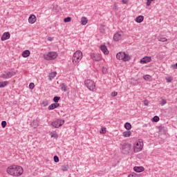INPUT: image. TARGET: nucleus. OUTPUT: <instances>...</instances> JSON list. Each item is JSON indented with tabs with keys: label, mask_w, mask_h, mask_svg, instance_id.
Returning a JSON list of instances; mask_svg holds the SVG:
<instances>
[{
	"label": "nucleus",
	"mask_w": 177,
	"mask_h": 177,
	"mask_svg": "<svg viewBox=\"0 0 177 177\" xmlns=\"http://www.w3.org/2000/svg\"><path fill=\"white\" fill-rule=\"evenodd\" d=\"M6 172L10 176L19 177L24 174V169L20 165H12L7 167Z\"/></svg>",
	"instance_id": "nucleus-1"
},
{
	"label": "nucleus",
	"mask_w": 177,
	"mask_h": 177,
	"mask_svg": "<svg viewBox=\"0 0 177 177\" xmlns=\"http://www.w3.org/2000/svg\"><path fill=\"white\" fill-rule=\"evenodd\" d=\"M143 149V140L139 139L135 142L133 145V151L134 153H139Z\"/></svg>",
	"instance_id": "nucleus-2"
},
{
	"label": "nucleus",
	"mask_w": 177,
	"mask_h": 177,
	"mask_svg": "<svg viewBox=\"0 0 177 177\" xmlns=\"http://www.w3.org/2000/svg\"><path fill=\"white\" fill-rule=\"evenodd\" d=\"M122 153L123 154H129L132 151V145L130 143H124L121 147Z\"/></svg>",
	"instance_id": "nucleus-3"
},
{
	"label": "nucleus",
	"mask_w": 177,
	"mask_h": 177,
	"mask_svg": "<svg viewBox=\"0 0 177 177\" xmlns=\"http://www.w3.org/2000/svg\"><path fill=\"white\" fill-rule=\"evenodd\" d=\"M85 86L89 91H96V85L95 84V82L91 80H86L84 82Z\"/></svg>",
	"instance_id": "nucleus-4"
},
{
	"label": "nucleus",
	"mask_w": 177,
	"mask_h": 177,
	"mask_svg": "<svg viewBox=\"0 0 177 177\" xmlns=\"http://www.w3.org/2000/svg\"><path fill=\"white\" fill-rule=\"evenodd\" d=\"M82 59V52L81 51H76L73 54V63H80V61Z\"/></svg>",
	"instance_id": "nucleus-5"
},
{
	"label": "nucleus",
	"mask_w": 177,
	"mask_h": 177,
	"mask_svg": "<svg viewBox=\"0 0 177 177\" xmlns=\"http://www.w3.org/2000/svg\"><path fill=\"white\" fill-rule=\"evenodd\" d=\"M44 57L46 60H55L57 57V53L50 52L48 54H45Z\"/></svg>",
	"instance_id": "nucleus-6"
},
{
	"label": "nucleus",
	"mask_w": 177,
	"mask_h": 177,
	"mask_svg": "<svg viewBox=\"0 0 177 177\" xmlns=\"http://www.w3.org/2000/svg\"><path fill=\"white\" fill-rule=\"evenodd\" d=\"M64 124V120L59 119L54 122H52L51 125L54 128H60V127H62V125H63Z\"/></svg>",
	"instance_id": "nucleus-7"
},
{
	"label": "nucleus",
	"mask_w": 177,
	"mask_h": 177,
	"mask_svg": "<svg viewBox=\"0 0 177 177\" xmlns=\"http://www.w3.org/2000/svg\"><path fill=\"white\" fill-rule=\"evenodd\" d=\"M91 57L93 60H95V62H100V60H102V57L97 54H91Z\"/></svg>",
	"instance_id": "nucleus-8"
},
{
	"label": "nucleus",
	"mask_w": 177,
	"mask_h": 177,
	"mask_svg": "<svg viewBox=\"0 0 177 177\" xmlns=\"http://www.w3.org/2000/svg\"><path fill=\"white\" fill-rule=\"evenodd\" d=\"M151 60V57H145L143 58H142L140 61V62L142 64H146L147 63H150V61Z\"/></svg>",
	"instance_id": "nucleus-9"
},
{
	"label": "nucleus",
	"mask_w": 177,
	"mask_h": 177,
	"mask_svg": "<svg viewBox=\"0 0 177 177\" xmlns=\"http://www.w3.org/2000/svg\"><path fill=\"white\" fill-rule=\"evenodd\" d=\"M121 38H122V32H116L113 35V40H115V41H120L121 39Z\"/></svg>",
	"instance_id": "nucleus-10"
},
{
	"label": "nucleus",
	"mask_w": 177,
	"mask_h": 177,
	"mask_svg": "<svg viewBox=\"0 0 177 177\" xmlns=\"http://www.w3.org/2000/svg\"><path fill=\"white\" fill-rule=\"evenodd\" d=\"M37 21V17H35L34 15H30L28 18V22L30 24H34Z\"/></svg>",
	"instance_id": "nucleus-11"
},
{
	"label": "nucleus",
	"mask_w": 177,
	"mask_h": 177,
	"mask_svg": "<svg viewBox=\"0 0 177 177\" xmlns=\"http://www.w3.org/2000/svg\"><path fill=\"white\" fill-rule=\"evenodd\" d=\"M10 38V33L9 32H6L3 34L2 37H1V41H6Z\"/></svg>",
	"instance_id": "nucleus-12"
},
{
	"label": "nucleus",
	"mask_w": 177,
	"mask_h": 177,
	"mask_svg": "<svg viewBox=\"0 0 177 177\" xmlns=\"http://www.w3.org/2000/svg\"><path fill=\"white\" fill-rule=\"evenodd\" d=\"M133 171L135 172H138L139 174V173L143 172V171H145V167L143 166H140V167L136 166L133 167Z\"/></svg>",
	"instance_id": "nucleus-13"
},
{
	"label": "nucleus",
	"mask_w": 177,
	"mask_h": 177,
	"mask_svg": "<svg viewBox=\"0 0 177 177\" xmlns=\"http://www.w3.org/2000/svg\"><path fill=\"white\" fill-rule=\"evenodd\" d=\"M13 75H16V72L14 71H9L6 75H4L3 78L8 79V78H12Z\"/></svg>",
	"instance_id": "nucleus-14"
},
{
	"label": "nucleus",
	"mask_w": 177,
	"mask_h": 177,
	"mask_svg": "<svg viewBox=\"0 0 177 177\" xmlns=\"http://www.w3.org/2000/svg\"><path fill=\"white\" fill-rule=\"evenodd\" d=\"M100 50L102 52H103L104 55H109V50L107 49L106 45L100 46Z\"/></svg>",
	"instance_id": "nucleus-15"
},
{
	"label": "nucleus",
	"mask_w": 177,
	"mask_h": 177,
	"mask_svg": "<svg viewBox=\"0 0 177 177\" xmlns=\"http://www.w3.org/2000/svg\"><path fill=\"white\" fill-rule=\"evenodd\" d=\"M59 106H60V104H59V103L51 104L48 106V110H55V109H57V107H59Z\"/></svg>",
	"instance_id": "nucleus-16"
},
{
	"label": "nucleus",
	"mask_w": 177,
	"mask_h": 177,
	"mask_svg": "<svg viewBox=\"0 0 177 177\" xmlns=\"http://www.w3.org/2000/svg\"><path fill=\"white\" fill-rule=\"evenodd\" d=\"M56 75H57V72H56V71L51 72L50 73H49V75H48L49 81H52L53 80V78H55V77H56Z\"/></svg>",
	"instance_id": "nucleus-17"
},
{
	"label": "nucleus",
	"mask_w": 177,
	"mask_h": 177,
	"mask_svg": "<svg viewBox=\"0 0 177 177\" xmlns=\"http://www.w3.org/2000/svg\"><path fill=\"white\" fill-rule=\"evenodd\" d=\"M143 20H145V17H143V15H139L136 18L135 21H136V23H142Z\"/></svg>",
	"instance_id": "nucleus-18"
},
{
	"label": "nucleus",
	"mask_w": 177,
	"mask_h": 177,
	"mask_svg": "<svg viewBox=\"0 0 177 177\" xmlns=\"http://www.w3.org/2000/svg\"><path fill=\"white\" fill-rule=\"evenodd\" d=\"M116 57L118 60H123L124 59V52H120L116 55Z\"/></svg>",
	"instance_id": "nucleus-19"
},
{
	"label": "nucleus",
	"mask_w": 177,
	"mask_h": 177,
	"mask_svg": "<svg viewBox=\"0 0 177 177\" xmlns=\"http://www.w3.org/2000/svg\"><path fill=\"white\" fill-rule=\"evenodd\" d=\"M122 60L123 62H129V60H131V57L129 56V55L124 53Z\"/></svg>",
	"instance_id": "nucleus-20"
},
{
	"label": "nucleus",
	"mask_w": 177,
	"mask_h": 177,
	"mask_svg": "<svg viewBox=\"0 0 177 177\" xmlns=\"http://www.w3.org/2000/svg\"><path fill=\"white\" fill-rule=\"evenodd\" d=\"M30 55H31V52H30L29 50H26L22 53V56L24 57H28V56H30Z\"/></svg>",
	"instance_id": "nucleus-21"
},
{
	"label": "nucleus",
	"mask_w": 177,
	"mask_h": 177,
	"mask_svg": "<svg viewBox=\"0 0 177 177\" xmlns=\"http://www.w3.org/2000/svg\"><path fill=\"white\" fill-rule=\"evenodd\" d=\"M87 23H88V19L85 17H82L81 19V24L82 26H86Z\"/></svg>",
	"instance_id": "nucleus-22"
},
{
	"label": "nucleus",
	"mask_w": 177,
	"mask_h": 177,
	"mask_svg": "<svg viewBox=\"0 0 177 177\" xmlns=\"http://www.w3.org/2000/svg\"><path fill=\"white\" fill-rule=\"evenodd\" d=\"M59 86L63 92H67V86L64 83H62Z\"/></svg>",
	"instance_id": "nucleus-23"
},
{
	"label": "nucleus",
	"mask_w": 177,
	"mask_h": 177,
	"mask_svg": "<svg viewBox=\"0 0 177 177\" xmlns=\"http://www.w3.org/2000/svg\"><path fill=\"white\" fill-rule=\"evenodd\" d=\"M158 132H160V133H167V128L164 127H160L159 128Z\"/></svg>",
	"instance_id": "nucleus-24"
},
{
	"label": "nucleus",
	"mask_w": 177,
	"mask_h": 177,
	"mask_svg": "<svg viewBox=\"0 0 177 177\" xmlns=\"http://www.w3.org/2000/svg\"><path fill=\"white\" fill-rule=\"evenodd\" d=\"M124 128L127 130L129 131V129H131V128H132V125L131 124V123L129 122H126L124 124Z\"/></svg>",
	"instance_id": "nucleus-25"
},
{
	"label": "nucleus",
	"mask_w": 177,
	"mask_h": 177,
	"mask_svg": "<svg viewBox=\"0 0 177 177\" xmlns=\"http://www.w3.org/2000/svg\"><path fill=\"white\" fill-rule=\"evenodd\" d=\"M68 168H70L68 165H64L61 167V169L64 172H66L68 169Z\"/></svg>",
	"instance_id": "nucleus-26"
},
{
	"label": "nucleus",
	"mask_w": 177,
	"mask_h": 177,
	"mask_svg": "<svg viewBox=\"0 0 177 177\" xmlns=\"http://www.w3.org/2000/svg\"><path fill=\"white\" fill-rule=\"evenodd\" d=\"M152 122H158L160 121V117L158 115H155L152 119H151Z\"/></svg>",
	"instance_id": "nucleus-27"
},
{
	"label": "nucleus",
	"mask_w": 177,
	"mask_h": 177,
	"mask_svg": "<svg viewBox=\"0 0 177 177\" xmlns=\"http://www.w3.org/2000/svg\"><path fill=\"white\" fill-rule=\"evenodd\" d=\"M8 81L6 82H0V88H5L8 85Z\"/></svg>",
	"instance_id": "nucleus-28"
},
{
	"label": "nucleus",
	"mask_w": 177,
	"mask_h": 177,
	"mask_svg": "<svg viewBox=\"0 0 177 177\" xmlns=\"http://www.w3.org/2000/svg\"><path fill=\"white\" fill-rule=\"evenodd\" d=\"M38 124H39V122L37 120H33V122L31 123V125L35 128L36 127H38Z\"/></svg>",
	"instance_id": "nucleus-29"
},
{
	"label": "nucleus",
	"mask_w": 177,
	"mask_h": 177,
	"mask_svg": "<svg viewBox=\"0 0 177 177\" xmlns=\"http://www.w3.org/2000/svg\"><path fill=\"white\" fill-rule=\"evenodd\" d=\"M128 177H140V175L135 172H133L131 174H129Z\"/></svg>",
	"instance_id": "nucleus-30"
},
{
	"label": "nucleus",
	"mask_w": 177,
	"mask_h": 177,
	"mask_svg": "<svg viewBox=\"0 0 177 177\" xmlns=\"http://www.w3.org/2000/svg\"><path fill=\"white\" fill-rule=\"evenodd\" d=\"M64 23H70L71 21V17H67L64 19Z\"/></svg>",
	"instance_id": "nucleus-31"
},
{
	"label": "nucleus",
	"mask_w": 177,
	"mask_h": 177,
	"mask_svg": "<svg viewBox=\"0 0 177 177\" xmlns=\"http://www.w3.org/2000/svg\"><path fill=\"white\" fill-rule=\"evenodd\" d=\"M59 100H60V97L55 96L53 97V102H55V103H59Z\"/></svg>",
	"instance_id": "nucleus-32"
},
{
	"label": "nucleus",
	"mask_w": 177,
	"mask_h": 177,
	"mask_svg": "<svg viewBox=\"0 0 177 177\" xmlns=\"http://www.w3.org/2000/svg\"><path fill=\"white\" fill-rule=\"evenodd\" d=\"M160 104L162 106H165V104H167V100L162 98V100L160 101Z\"/></svg>",
	"instance_id": "nucleus-33"
},
{
	"label": "nucleus",
	"mask_w": 177,
	"mask_h": 177,
	"mask_svg": "<svg viewBox=\"0 0 177 177\" xmlns=\"http://www.w3.org/2000/svg\"><path fill=\"white\" fill-rule=\"evenodd\" d=\"M143 78L145 80V81H149V80L151 78V76H150V75H145L143 76Z\"/></svg>",
	"instance_id": "nucleus-34"
},
{
	"label": "nucleus",
	"mask_w": 177,
	"mask_h": 177,
	"mask_svg": "<svg viewBox=\"0 0 177 177\" xmlns=\"http://www.w3.org/2000/svg\"><path fill=\"white\" fill-rule=\"evenodd\" d=\"M173 80H174V78H172V77H166V81L168 83L172 82Z\"/></svg>",
	"instance_id": "nucleus-35"
},
{
	"label": "nucleus",
	"mask_w": 177,
	"mask_h": 177,
	"mask_svg": "<svg viewBox=\"0 0 177 177\" xmlns=\"http://www.w3.org/2000/svg\"><path fill=\"white\" fill-rule=\"evenodd\" d=\"M6 125H8V123L6 122V121L3 120L1 122V127H2V128H6Z\"/></svg>",
	"instance_id": "nucleus-36"
},
{
	"label": "nucleus",
	"mask_w": 177,
	"mask_h": 177,
	"mask_svg": "<svg viewBox=\"0 0 177 177\" xmlns=\"http://www.w3.org/2000/svg\"><path fill=\"white\" fill-rule=\"evenodd\" d=\"M159 41H160L161 42H167V39L165 37H160L159 39Z\"/></svg>",
	"instance_id": "nucleus-37"
},
{
	"label": "nucleus",
	"mask_w": 177,
	"mask_h": 177,
	"mask_svg": "<svg viewBox=\"0 0 177 177\" xmlns=\"http://www.w3.org/2000/svg\"><path fill=\"white\" fill-rule=\"evenodd\" d=\"M100 133H106V127H102L100 131Z\"/></svg>",
	"instance_id": "nucleus-38"
},
{
	"label": "nucleus",
	"mask_w": 177,
	"mask_h": 177,
	"mask_svg": "<svg viewBox=\"0 0 177 177\" xmlns=\"http://www.w3.org/2000/svg\"><path fill=\"white\" fill-rule=\"evenodd\" d=\"M35 87V84H34V83H30L29 84L30 89H34Z\"/></svg>",
	"instance_id": "nucleus-39"
},
{
	"label": "nucleus",
	"mask_w": 177,
	"mask_h": 177,
	"mask_svg": "<svg viewBox=\"0 0 177 177\" xmlns=\"http://www.w3.org/2000/svg\"><path fill=\"white\" fill-rule=\"evenodd\" d=\"M154 0H147V6H150L151 5V2Z\"/></svg>",
	"instance_id": "nucleus-40"
},
{
	"label": "nucleus",
	"mask_w": 177,
	"mask_h": 177,
	"mask_svg": "<svg viewBox=\"0 0 177 177\" xmlns=\"http://www.w3.org/2000/svg\"><path fill=\"white\" fill-rule=\"evenodd\" d=\"M102 73L103 74H107V68L106 67H102Z\"/></svg>",
	"instance_id": "nucleus-41"
},
{
	"label": "nucleus",
	"mask_w": 177,
	"mask_h": 177,
	"mask_svg": "<svg viewBox=\"0 0 177 177\" xmlns=\"http://www.w3.org/2000/svg\"><path fill=\"white\" fill-rule=\"evenodd\" d=\"M117 95H118V93L113 91L111 93V96L112 97H115V96H117Z\"/></svg>",
	"instance_id": "nucleus-42"
},
{
	"label": "nucleus",
	"mask_w": 177,
	"mask_h": 177,
	"mask_svg": "<svg viewBox=\"0 0 177 177\" xmlns=\"http://www.w3.org/2000/svg\"><path fill=\"white\" fill-rule=\"evenodd\" d=\"M55 162H59V157L57 156H54Z\"/></svg>",
	"instance_id": "nucleus-43"
},
{
	"label": "nucleus",
	"mask_w": 177,
	"mask_h": 177,
	"mask_svg": "<svg viewBox=\"0 0 177 177\" xmlns=\"http://www.w3.org/2000/svg\"><path fill=\"white\" fill-rule=\"evenodd\" d=\"M171 67L174 69V70H177V62L176 63V64H172Z\"/></svg>",
	"instance_id": "nucleus-44"
},
{
	"label": "nucleus",
	"mask_w": 177,
	"mask_h": 177,
	"mask_svg": "<svg viewBox=\"0 0 177 177\" xmlns=\"http://www.w3.org/2000/svg\"><path fill=\"white\" fill-rule=\"evenodd\" d=\"M42 104L44 107H46V106L48 105V101L43 102Z\"/></svg>",
	"instance_id": "nucleus-45"
},
{
	"label": "nucleus",
	"mask_w": 177,
	"mask_h": 177,
	"mask_svg": "<svg viewBox=\"0 0 177 177\" xmlns=\"http://www.w3.org/2000/svg\"><path fill=\"white\" fill-rule=\"evenodd\" d=\"M123 136L124 138H129V136H131V133H125V134H123Z\"/></svg>",
	"instance_id": "nucleus-46"
},
{
	"label": "nucleus",
	"mask_w": 177,
	"mask_h": 177,
	"mask_svg": "<svg viewBox=\"0 0 177 177\" xmlns=\"http://www.w3.org/2000/svg\"><path fill=\"white\" fill-rule=\"evenodd\" d=\"M144 106H149V101L144 100Z\"/></svg>",
	"instance_id": "nucleus-47"
},
{
	"label": "nucleus",
	"mask_w": 177,
	"mask_h": 177,
	"mask_svg": "<svg viewBox=\"0 0 177 177\" xmlns=\"http://www.w3.org/2000/svg\"><path fill=\"white\" fill-rule=\"evenodd\" d=\"M51 138H57V134L56 133H53V134H51Z\"/></svg>",
	"instance_id": "nucleus-48"
},
{
	"label": "nucleus",
	"mask_w": 177,
	"mask_h": 177,
	"mask_svg": "<svg viewBox=\"0 0 177 177\" xmlns=\"http://www.w3.org/2000/svg\"><path fill=\"white\" fill-rule=\"evenodd\" d=\"M122 2L124 4H127V3H128V0H122Z\"/></svg>",
	"instance_id": "nucleus-49"
},
{
	"label": "nucleus",
	"mask_w": 177,
	"mask_h": 177,
	"mask_svg": "<svg viewBox=\"0 0 177 177\" xmlns=\"http://www.w3.org/2000/svg\"><path fill=\"white\" fill-rule=\"evenodd\" d=\"M122 133H131V131H124Z\"/></svg>",
	"instance_id": "nucleus-50"
},
{
	"label": "nucleus",
	"mask_w": 177,
	"mask_h": 177,
	"mask_svg": "<svg viewBox=\"0 0 177 177\" xmlns=\"http://www.w3.org/2000/svg\"><path fill=\"white\" fill-rule=\"evenodd\" d=\"M48 39L49 41H52V37H48Z\"/></svg>",
	"instance_id": "nucleus-51"
}]
</instances>
